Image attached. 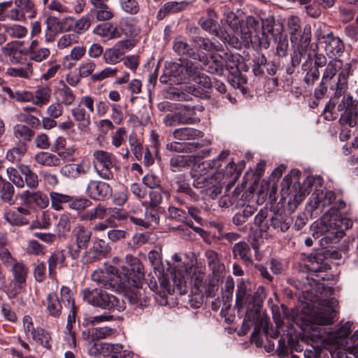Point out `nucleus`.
Here are the masks:
<instances>
[{
  "mask_svg": "<svg viewBox=\"0 0 358 358\" xmlns=\"http://www.w3.org/2000/svg\"><path fill=\"white\" fill-rule=\"evenodd\" d=\"M301 172L292 169L281 182V200L287 198V208L291 213L304 200L312 189L315 191L310 198V207L313 212H322L325 207L330 208L322 217L320 222L313 227V236L315 239L323 236L319 241L322 246L337 243L343 238L345 231L350 229L353 224L351 219L344 216L350 210L343 199L342 195L323 187L324 180L322 176H308L301 184L299 179Z\"/></svg>",
  "mask_w": 358,
  "mask_h": 358,
  "instance_id": "nucleus-1",
  "label": "nucleus"
},
{
  "mask_svg": "<svg viewBox=\"0 0 358 358\" xmlns=\"http://www.w3.org/2000/svg\"><path fill=\"white\" fill-rule=\"evenodd\" d=\"M338 303V300L334 298L324 299L321 307L314 314L302 317L296 324L313 341H315L316 338L323 340L324 335L327 334V338L334 346V349H341L348 352V347L355 346L356 343H358V329L349 337L352 322L348 321L335 331L328 332L322 327L333 324L334 319L337 315L335 307Z\"/></svg>",
  "mask_w": 358,
  "mask_h": 358,
  "instance_id": "nucleus-2",
  "label": "nucleus"
},
{
  "mask_svg": "<svg viewBox=\"0 0 358 358\" xmlns=\"http://www.w3.org/2000/svg\"><path fill=\"white\" fill-rule=\"evenodd\" d=\"M345 73L341 76L338 83L333 87L335 88L334 95L325 105L324 113L325 119L334 120L338 117L341 124H348L352 127L353 117L356 116L358 109V100L353 98L350 93H348V83H346Z\"/></svg>",
  "mask_w": 358,
  "mask_h": 358,
  "instance_id": "nucleus-3",
  "label": "nucleus"
},
{
  "mask_svg": "<svg viewBox=\"0 0 358 358\" xmlns=\"http://www.w3.org/2000/svg\"><path fill=\"white\" fill-rule=\"evenodd\" d=\"M248 284V282L243 278L238 281L235 303L237 315L239 317L245 316V322H259L263 303L266 296V289L264 286H259L252 294Z\"/></svg>",
  "mask_w": 358,
  "mask_h": 358,
  "instance_id": "nucleus-4",
  "label": "nucleus"
},
{
  "mask_svg": "<svg viewBox=\"0 0 358 358\" xmlns=\"http://www.w3.org/2000/svg\"><path fill=\"white\" fill-rule=\"evenodd\" d=\"M126 262L117 268V274L113 277L110 285L118 292L127 291L131 287L138 288L144 284V267L141 260L132 255H127Z\"/></svg>",
  "mask_w": 358,
  "mask_h": 358,
  "instance_id": "nucleus-5",
  "label": "nucleus"
},
{
  "mask_svg": "<svg viewBox=\"0 0 358 358\" xmlns=\"http://www.w3.org/2000/svg\"><path fill=\"white\" fill-rule=\"evenodd\" d=\"M324 253L325 251L321 250L307 255L308 264H305L303 266L307 274L305 278L301 276V279L297 280L299 285H295L296 289L308 292L315 288L320 280H325L326 278L321 273L331 270V266L327 262Z\"/></svg>",
  "mask_w": 358,
  "mask_h": 358,
  "instance_id": "nucleus-6",
  "label": "nucleus"
},
{
  "mask_svg": "<svg viewBox=\"0 0 358 358\" xmlns=\"http://www.w3.org/2000/svg\"><path fill=\"white\" fill-rule=\"evenodd\" d=\"M224 69L228 72V81L234 89H238L243 95L248 93V88L244 86L247 84V78L243 72L249 70V66L245 62L243 57L238 53L226 54L224 59Z\"/></svg>",
  "mask_w": 358,
  "mask_h": 358,
  "instance_id": "nucleus-7",
  "label": "nucleus"
},
{
  "mask_svg": "<svg viewBox=\"0 0 358 358\" xmlns=\"http://www.w3.org/2000/svg\"><path fill=\"white\" fill-rule=\"evenodd\" d=\"M83 299L87 303L109 311L124 309V302L101 288H85L81 291Z\"/></svg>",
  "mask_w": 358,
  "mask_h": 358,
  "instance_id": "nucleus-8",
  "label": "nucleus"
},
{
  "mask_svg": "<svg viewBox=\"0 0 358 358\" xmlns=\"http://www.w3.org/2000/svg\"><path fill=\"white\" fill-rule=\"evenodd\" d=\"M314 38L329 58H338L345 50L343 40L325 24L320 25L314 31Z\"/></svg>",
  "mask_w": 358,
  "mask_h": 358,
  "instance_id": "nucleus-9",
  "label": "nucleus"
},
{
  "mask_svg": "<svg viewBox=\"0 0 358 358\" xmlns=\"http://www.w3.org/2000/svg\"><path fill=\"white\" fill-rule=\"evenodd\" d=\"M277 27L273 17H267L262 21L261 30L250 31L247 44L250 43L252 49L257 52L267 50L274 37V30Z\"/></svg>",
  "mask_w": 358,
  "mask_h": 358,
  "instance_id": "nucleus-10",
  "label": "nucleus"
},
{
  "mask_svg": "<svg viewBox=\"0 0 358 358\" xmlns=\"http://www.w3.org/2000/svg\"><path fill=\"white\" fill-rule=\"evenodd\" d=\"M148 258L154 268L156 275H157V272H158L159 275H167L168 273L170 272L173 279V285L176 287L179 293L182 295L187 292V286L185 276L177 272L175 268L173 269V271H170L171 268L169 267L166 269V271H165L164 266L157 252H150Z\"/></svg>",
  "mask_w": 358,
  "mask_h": 358,
  "instance_id": "nucleus-11",
  "label": "nucleus"
},
{
  "mask_svg": "<svg viewBox=\"0 0 358 358\" xmlns=\"http://www.w3.org/2000/svg\"><path fill=\"white\" fill-rule=\"evenodd\" d=\"M217 19L218 15L217 13L213 9L208 8L206 13L199 19L198 24L203 30L212 36L220 38L224 42H229L228 41L229 38L230 40L233 41L232 43H234V41L236 40L237 44L238 39L234 37L231 38L229 34L225 32L221 27Z\"/></svg>",
  "mask_w": 358,
  "mask_h": 358,
  "instance_id": "nucleus-12",
  "label": "nucleus"
},
{
  "mask_svg": "<svg viewBox=\"0 0 358 358\" xmlns=\"http://www.w3.org/2000/svg\"><path fill=\"white\" fill-rule=\"evenodd\" d=\"M324 70L322 78L331 83H338L341 76L345 73L346 83H348L350 76L353 75V69L351 63L343 64L338 58H331Z\"/></svg>",
  "mask_w": 358,
  "mask_h": 358,
  "instance_id": "nucleus-13",
  "label": "nucleus"
},
{
  "mask_svg": "<svg viewBox=\"0 0 358 358\" xmlns=\"http://www.w3.org/2000/svg\"><path fill=\"white\" fill-rule=\"evenodd\" d=\"M178 62H171V73H175L178 84L192 82L199 71L196 62L189 59H179Z\"/></svg>",
  "mask_w": 358,
  "mask_h": 358,
  "instance_id": "nucleus-14",
  "label": "nucleus"
},
{
  "mask_svg": "<svg viewBox=\"0 0 358 358\" xmlns=\"http://www.w3.org/2000/svg\"><path fill=\"white\" fill-rule=\"evenodd\" d=\"M290 41L294 50L304 55V59L308 52L313 54L319 50L317 42L311 43V29L309 25L304 27L303 34H292Z\"/></svg>",
  "mask_w": 358,
  "mask_h": 358,
  "instance_id": "nucleus-15",
  "label": "nucleus"
},
{
  "mask_svg": "<svg viewBox=\"0 0 358 358\" xmlns=\"http://www.w3.org/2000/svg\"><path fill=\"white\" fill-rule=\"evenodd\" d=\"M250 65L252 73L258 78H266V73L268 76H275L278 71V65L273 60H268L266 57L261 52L253 55Z\"/></svg>",
  "mask_w": 358,
  "mask_h": 358,
  "instance_id": "nucleus-16",
  "label": "nucleus"
},
{
  "mask_svg": "<svg viewBox=\"0 0 358 358\" xmlns=\"http://www.w3.org/2000/svg\"><path fill=\"white\" fill-rule=\"evenodd\" d=\"M85 194L92 200L103 201L112 196L113 188L106 182L91 180L87 185Z\"/></svg>",
  "mask_w": 358,
  "mask_h": 358,
  "instance_id": "nucleus-17",
  "label": "nucleus"
},
{
  "mask_svg": "<svg viewBox=\"0 0 358 358\" xmlns=\"http://www.w3.org/2000/svg\"><path fill=\"white\" fill-rule=\"evenodd\" d=\"M111 248L104 240L96 238L92 246L86 250L83 257L82 262L84 264H91L106 258L110 253Z\"/></svg>",
  "mask_w": 358,
  "mask_h": 358,
  "instance_id": "nucleus-18",
  "label": "nucleus"
},
{
  "mask_svg": "<svg viewBox=\"0 0 358 358\" xmlns=\"http://www.w3.org/2000/svg\"><path fill=\"white\" fill-rule=\"evenodd\" d=\"M172 189L177 194L182 195L190 201H199L200 196L193 190L189 182V179L185 174L176 176L171 185Z\"/></svg>",
  "mask_w": 358,
  "mask_h": 358,
  "instance_id": "nucleus-19",
  "label": "nucleus"
},
{
  "mask_svg": "<svg viewBox=\"0 0 358 358\" xmlns=\"http://www.w3.org/2000/svg\"><path fill=\"white\" fill-rule=\"evenodd\" d=\"M197 61L201 63V69L209 73L221 76L224 73V58L220 55L213 53L208 56L201 52Z\"/></svg>",
  "mask_w": 358,
  "mask_h": 358,
  "instance_id": "nucleus-20",
  "label": "nucleus"
},
{
  "mask_svg": "<svg viewBox=\"0 0 358 358\" xmlns=\"http://www.w3.org/2000/svg\"><path fill=\"white\" fill-rule=\"evenodd\" d=\"M191 5V2L186 0L182 1H169L166 2L157 11L156 18L158 20H162L166 17L183 12L187 10Z\"/></svg>",
  "mask_w": 358,
  "mask_h": 358,
  "instance_id": "nucleus-21",
  "label": "nucleus"
},
{
  "mask_svg": "<svg viewBox=\"0 0 358 358\" xmlns=\"http://www.w3.org/2000/svg\"><path fill=\"white\" fill-rule=\"evenodd\" d=\"M173 199L178 206H183L187 210V217L189 216L194 220L196 223L202 224V208L201 206L192 203L196 201L185 199L182 195H173Z\"/></svg>",
  "mask_w": 358,
  "mask_h": 358,
  "instance_id": "nucleus-22",
  "label": "nucleus"
},
{
  "mask_svg": "<svg viewBox=\"0 0 358 358\" xmlns=\"http://www.w3.org/2000/svg\"><path fill=\"white\" fill-rule=\"evenodd\" d=\"M177 109L180 113L184 124H193L199 122L200 118L196 117L197 112H203L204 107L202 105H192V103L179 104Z\"/></svg>",
  "mask_w": 358,
  "mask_h": 358,
  "instance_id": "nucleus-23",
  "label": "nucleus"
},
{
  "mask_svg": "<svg viewBox=\"0 0 358 358\" xmlns=\"http://www.w3.org/2000/svg\"><path fill=\"white\" fill-rule=\"evenodd\" d=\"M232 256L234 259L241 260L247 267L253 265L251 247L245 241H240L234 245Z\"/></svg>",
  "mask_w": 358,
  "mask_h": 358,
  "instance_id": "nucleus-24",
  "label": "nucleus"
},
{
  "mask_svg": "<svg viewBox=\"0 0 358 358\" xmlns=\"http://www.w3.org/2000/svg\"><path fill=\"white\" fill-rule=\"evenodd\" d=\"M46 31H50L55 35L56 33H62L64 31L69 30L72 27L73 22L71 18L60 19L56 16H49L45 20Z\"/></svg>",
  "mask_w": 358,
  "mask_h": 358,
  "instance_id": "nucleus-25",
  "label": "nucleus"
},
{
  "mask_svg": "<svg viewBox=\"0 0 358 358\" xmlns=\"http://www.w3.org/2000/svg\"><path fill=\"white\" fill-rule=\"evenodd\" d=\"M21 198L25 204L36 206L41 209L45 208L49 205L48 196L40 191H24L22 192Z\"/></svg>",
  "mask_w": 358,
  "mask_h": 358,
  "instance_id": "nucleus-26",
  "label": "nucleus"
},
{
  "mask_svg": "<svg viewBox=\"0 0 358 358\" xmlns=\"http://www.w3.org/2000/svg\"><path fill=\"white\" fill-rule=\"evenodd\" d=\"M117 274V268L112 265H105L103 269L94 271L92 274V280L103 284L106 287L113 288L110 285L114 275Z\"/></svg>",
  "mask_w": 358,
  "mask_h": 358,
  "instance_id": "nucleus-27",
  "label": "nucleus"
},
{
  "mask_svg": "<svg viewBox=\"0 0 358 358\" xmlns=\"http://www.w3.org/2000/svg\"><path fill=\"white\" fill-rule=\"evenodd\" d=\"M90 169V166L85 163H71L62 166L60 173L62 176L74 180L87 174Z\"/></svg>",
  "mask_w": 358,
  "mask_h": 358,
  "instance_id": "nucleus-28",
  "label": "nucleus"
},
{
  "mask_svg": "<svg viewBox=\"0 0 358 358\" xmlns=\"http://www.w3.org/2000/svg\"><path fill=\"white\" fill-rule=\"evenodd\" d=\"M272 41L276 45L275 55L279 57H284L287 55L289 47L288 37L283 33L282 27L277 24L274 30V37Z\"/></svg>",
  "mask_w": 358,
  "mask_h": 358,
  "instance_id": "nucleus-29",
  "label": "nucleus"
},
{
  "mask_svg": "<svg viewBox=\"0 0 358 358\" xmlns=\"http://www.w3.org/2000/svg\"><path fill=\"white\" fill-rule=\"evenodd\" d=\"M292 223V219L285 213H275L270 216V227L276 232L284 233L287 231Z\"/></svg>",
  "mask_w": 358,
  "mask_h": 358,
  "instance_id": "nucleus-30",
  "label": "nucleus"
},
{
  "mask_svg": "<svg viewBox=\"0 0 358 358\" xmlns=\"http://www.w3.org/2000/svg\"><path fill=\"white\" fill-rule=\"evenodd\" d=\"M11 271L14 278L15 287L19 289H23L26 285L28 268L22 262H15L13 264Z\"/></svg>",
  "mask_w": 358,
  "mask_h": 358,
  "instance_id": "nucleus-31",
  "label": "nucleus"
},
{
  "mask_svg": "<svg viewBox=\"0 0 358 358\" xmlns=\"http://www.w3.org/2000/svg\"><path fill=\"white\" fill-rule=\"evenodd\" d=\"M2 52L9 57L13 64H17L21 62L22 55H24L22 43L15 41L8 43L1 48Z\"/></svg>",
  "mask_w": 358,
  "mask_h": 358,
  "instance_id": "nucleus-32",
  "label": "nucleus"
},
{
  "mask_svg": "<svg viewBox=\"0 0 358 358\" xmlns=\"http://www.w3.org/2000/svg\"><path fill=\"white\" fill-rule=\"evenodd\" d=\"M193 46L195 49L201 52H207L213 54L220 50V45L213 42L209 38L201 36H194L192 37Z\"/></svg>",
  "mask_w": 358,
  "mask_h": 358,
  "instance_id": "nucleus-33",
  "label": "nucleus"
},
{
  "mask_svg": "<svg viewBox=\"0 0 358 358\" xmlns=\"http://www.w3.org/2000/svg\"><path fill=\"white\" fill-rule=\"evenodd\" d=\"M66 255L64 250H55L48 259V271L50 278H53L56 274V269L63 268L65 266Z\"/></svg>",
  "mask_w": 358,
  "mask_h": 358,
  "instance_id": "nucleus-34",
  "label": "nucleus"
},
{
  "mask_svg": "<svg viewBox=\"0 0 358 358\" xmlns=\"http://www.w3.org/2000/svg\"><path fill=\"white\" fill-rule=\"evenodd\" d=\"M59 83L62 85V87L55 91L57 102L64 106L72 105L76 99L75 94L63 80H60Z\"/></svg>",
  "mask_w": 358,
  "mask_h": 358,
  "instance_id": "nucleus-35",
  "label": "nucleus"
},
{
  "mask_svg": "<svg viewBox=\"0 0 358 358\" xmlns=\"http://www.w3.org/2000/svg\"><path fill=\"white\" fill-rule=\"evenodd\" d=\"M134 289V290L131 291L128 296L129 302L142 309L148 307L150 304V298L145 294V290L143 289V285Z\"/></svg>",
  "mask_w": 358,
  "mask_h": 358,
  "instance_id": "nucleus-36",
  "label": "nucleus"
},
{
  "mask_svg": "<svg viewBox=\"0 0 358 358\" xmlns=\"http://www.w3.org/2000/svg\"><path fill=\"white\" fill-rule=\"evenodd\" d=\"M174 51L183 57L182 59L188 58L197 60L201 52H196L187 42L183 41H176L173 45Z\"/></svg>",
  "mask_w": 358,
  "mask_h": 358,
  "instance_id": "nucleus-37",
  "label": "nucleus"
},
{
  "mask_svg": "<svg viewBox=\"0 0 358 358\" xmlns=\"http://www.w3.org/2000/svg\"><path fill=\"white\" fill-rule=\"evenodd\" d=\"M15 189L11 182L0 175V200L12 205L15 203Z\"/></svg>",
  "mask_w": 358,
  "mask_h": 358,
  "instance_id": "nucleus-38",
  "label": "nucleus"
},
{
  "mask_svg": "<svg viewBox=\"0 0 358 358\" xmlns=\"http://www.w3.org/2000/svg\"><path fill=\"white\" fill-rule=\"evenodd\" d=\"M46 310L49 315L55 318L62 315V306L56 293L51 292L47 296Z\"/></svg>",
  "mask_w": 358,
  "mask_h": 358,
  "instance_id": "nucleus-39",
  "label": "nucleus"
},
{
  "mask_svg": "<svg viewBox=\"0 0 358 358\" xmlns=\"http://www.w3.org/2000/svg\"><path fill=\"white\" fill-rule=\"evenodd\" d=\"M173 136L174 138L180 141H187L202 138L203 133L194 128L182 127L175 129Z\"/></svg>",
  "mask_w": 358,
  "mask_h": 358,
  "instance_id": "nucleus-40",
  "label": "nucleus"
},
{
  "mask_svg": "<svg viewBox=\"0 0 358 358\" xmlns=\"http://www.w3.org/2000/svg\"><path fill=\"white\" fill-rule=\"evenodd\" d=\"M206 257L209 268L212 270L213 275H220L224 269V265L220 262L219 255L217 252L209 250L206 252Z\"/></svg>",
  "mask_w": 358,
  "mask_h": 358,
  "instance_id": "nucleus-41",
  "label": "nucleus"
},
{
  "mask_svg": "<svg viewBox=\"0 0 358 358\" xmlns=\"http://www.w3.org/2000/svg\"><path fill=\"white\" fill-rule=\"evenodd\" d=\"M327 55L323 53H320L319 50L314 52H308L305 60L302 62L303 64L308 63L315 71H320V68L325 67L327 64Z\"/></svg>",
  "mask_w": 358,
  "mask_h": 358,
  "instance_id": "nucleus-42",
  "label": "nucleus"
},
{
  "mask_svg": "<svg viewBox=\"0 0 358 358\" xmlns=\"http://www.w3.org/2000/svg\"><path fill=\"white\" fill-rule=\"evenodd\" d=\"M73 236L77 244L87 249L92 238V231L83 225H79L73 229Z\"/></svg>",
  "mask_w": 358,
  "mask_h": 358,
  "instance_id": "nucleus-43",
  "label": "nucleus"
},
{
  "mask_svg": "<svg viewBox=\"0 0 358 358\" xmlns=\"http://www.w3.org/2000/svg\"><path fill=\"white\" fill-rule=\"evenodd\" d=\"M241 208L232 217V222L236 226L244 224L257 210L255 207L251 205H245L244 207H241Z\"/></svg>",
  "mask_w": 358,
  "mask_h": 358,
  "instance_id": "nucleus-44",
  "label": "nucleus"
},
{
  "mask_svg": "<svg viewBox=\"0 0 358 358\" xmlns=\"http://www.w3.org/2000/svg\"><path fill=\"white\" fill-rule=\"evenodd\" d=\"M71 112L74 120L78 122L80 129L83 130L90 124V115L87 113L85 108L78 106L72 108Z\"/></svg>",
  "mask_w": 358,
  "mask_h": 358,
  "instance_id": "nucleus-45",
  "label": "nucleus"
},
{
  "mask_svg": "<svg viewBox=\"0 0 358 358\" xmlns=\"http://www.w3.org/2000/svg\"><path fill=\"white\" fill-rule=\"evenodd\" d=\"M36 162L43 166H57L60 165V158L52 153L40 152L35 156Z\"/></svg>",
  "mask_w": 358,
  "mask_h": 358,
  "instance_id": "nucleus-46",
  "label": "nucleus"
},
{
  "mask_svg": "<svg viewBox=\"0 0 358 358\" xmlns=\"http://www.w3.org/2000/svg\"><path fill=\"white\" fill-rule=\"evenodd\" d=\"M50 199L52 208L55 210H61L64 208V204H67L68 207L69 206L71 196L57 192H51L50 193Z\"/></svg>",
  "mask_w": 358,
  "mask_h": 358,
  "instance_id": "nucleus-47",
  "label": "nucleus"
},
{
  "mask_svg": "<svg viewBox=\"0 0 358 358\" xmlns=\"http://www.w3.org/2000/svg\"><path fill=\"white\" fill-rule=\"evenodd\" d=\"M19 169L21 173L24 176V183L29 188H36L38 185V176L32 170H31L29 166L20 164Z\"/></svg>",
  "mask_w": 358,
  "mask_h": 358,
  "instance_id": "nucleus-48",
  "label": "nucleus"
},
{
  "mask_svg": "<svg viewBox=\"0 0 358 358\" xmlns=\"http://www.w3.org/2000/svg\"><path fill=\"white\" fill-rule=\"evenodd\" d=\"M255 224L259 227L262 232H266L270 228L269 211L267 208L261 209L255 215Z\"/></svg>",
  "mask_w": 358,
  "mask_h": 358,
  "instance_id": "nucleus-49",
  "label": "nucleus"
},
{
  "mask_svg": "<svg viewBox=\"0 0 358 358\" xmlns=\"http://www.w3.org/2000/svg\"><path fill=\"white\" fill-rule=\"evenodd\" d=\"M94 32L97 35L108 37L110 38H118L121 36L117 28L113 27L110 23H103L96 26Z\"/></svg>",
  "mask_w": 358,
  "mask_h": 358,
  "instance_id": "nucleus-50",
  "label": "nucleus"
},
{
  "mask_svg": "<svg viewBox=\"0 0 358 358\" xmlns=\"http://www.w3.org/2000/svg\"><path fill=\"white\" fill-rule=\"evenodd\" d=\"M123 345L121 344L103 343L101 347V352L110 358H120L124 356L125 351L123 350Z\"/></svg>",
  "mask_w": 358,
  "mask_h": 358,
  "instance_id": "nucleus-51",
  "label": "nucleus"
},
{
  "mask_svg": "<svg viewBox=\"0 0 358 358\" xmlns=\"http://www.w3.org/2000/svg\"><path fill=\"white\" fill-rule=\"evenodd\" d=\"M107 209L105 206L99 204L96 207L85 211L80 215L81 220H102L105 217Z\"/></svg>",
  "mask_w": 358,
  "mask_h": 358,
  "instance_id": "nucleus-52",
  "label": "nucleus"
},
{
  "mask_svg": "<svg viewBox=\"0 0 358 358\" xmlns=\"http://www.w3.org/2000/svg\"><path fill=\"white\" fill-rule=\"evenodd\" d=\"M145 207V216L148 223L159 224L160 215L164 212L162 206H155L143 203Z\"/></svg>",
  "mask_w": 358,
  "mask_h": 358,
  "instance_id": "nucleus-53",
  "label": "nucleus"
},
{
  "mask_svg": "<svg viewBox=\"0 0 358 358\" xmlns=\"http://www.w3.org/2000/svg\"><path fill=\"white\" fill-rule=\"evenodd\" d=\"M52 90L49 86H42L36 89L34 95V103L37 106L47 104L50 99Z\"/></svg>",
  "mask_w": 358,
  "mask_h": 358,
  "instance_id": "nucleus-54",
  "label": "nucleus"
},
{
  "mask_svg": "<svg viewBox=\"0 0 358 358\" xmlns=\"http://www.w3.org/2000/svg\"><path fill=\"white\" fill-rule=\"evenodd\" d=\"M261 320L259 322L254 321V322H250V321H245V319L243 320V327L246 326L247 329H250V327L253 324H255V327L251 334V341L254 343H255L257 347H262L263 344V340L260 336V332H261V327L263 324V317L261 315L260 317Z\"/></svg>",
  "mask_w": 358,
  "mask_h": 358,
  "instance_id": "nucleus-55",
  "label": "nucleus"
},
{
  "mask_svg": "<svg viewBox=\"0 0 358 358\" xmlns=\"http://www.w3.org/2000/svg\"><path fill=\"white\" fill-rule=\"evenodd\" d=\"M301 70L303 73H306L303 79V82L308 87L313 86L315 83L319 80L320 77V72L313 70L310 64H301Z\"/></svg>",
  "mask_w": 358,
  "mask_h": 358,
  "instance_id": "nucleus-56",
  "label": "nucleus"
},
{
  "mask_svg": "<svg viewBox=\"0 0 358 358\" xmlns=\"http://www.w3.org/2000/svg\"><path fill=\"white\" fill-rule=\"evenodd\" d=\"M190 157L188 155H176L170 159V169L173 172L181 171L189 166Z\"/></svg>",
  "mask_w": 358,
  "mask_h": 358,
  "instance_id": "nucleus-57",
  "label": "nucleus"
},
{
  "mask_svg": "<svg viewBox=\"0 0 358 358\" xmlns=\"http://www.w3.org/2000/svg\"><path fill=\"white\" fill-rule=\"evenodd\" d=\"M125 52L120 50L118 46L115 45L112 48L106 49L103 53V59L107 64H115L122 59V56Z\"/></svg>",
  "mask_w": 358,
  "mask_h": 358,
  "instance_id": "nucleus-58",
  "label": "nucleus"
},
{
  "mask_svg": "<svg viewBox=\"0 0 358 358\" xmlns=\"http://www.w3.org/2000/svg\"><path fill=\"white\" fill-rule=\"evenodd\" d=\"M33 340L41 346L50 349L52 348L51 336L48 331L43 328H36V331L31 335Z\"/></svg>",
  "mask_w": 358,
  "mask_h": 358,
  "instance_id": "nucleus-59",
  "label": "nucleus"
},
{
  "mask_svg": "<svg viewBox=\"0 0 358 358\" xmlns=\"http://www.w3.org/2000/svg\"><path fill=\"white\" fill-rule=\"evenodd\" d=\"M15 5L20 8L21 13L24 15V20L36 17L34 4L31 0H15Z\"/></svg>",
  "mask_w": 358,
  "mask_h": 358,
  "instance_id": "nucleus-60",
  "label": "nucleus"
},
{
  "mask_svg": "<svg viewBox=\"0 0 358 358\" xmlns=\"http://www.w3.org/2000/svg\"><path fill=\"white\" fill-rule=\"evenodd\" d=\"M34 134V131L26 125L17 124L14 127L15 136L20 141H31Z\"/></svg>",
  "mask_w": 358,
  "mask_h": 358,
  "instance_id": "nucleus-61",
  "label": "nucleus"
},
{
  "mask_svg": "<svg viewBox=\"0 0 358 358\" xmlns=\"http://www.w3.org/2000/svg\"><path fill=\"white\" fill-rule=\"evenodd\" d=\"M334 84L335 83H331L322 78L320 83L314 90V97L315 99L321 100L324 99L327 95L329 88L334 92L335 88L333 87Z\"/></svg>",
  "mask_w": 358,
  "mask_h": 358,
  "instance_id": "nucleus-62",
  "label": "nucleus"
},
{
  "mask_svg": "<svg viewBox=\"0 0 358 358\" xmlns=\"http://www.w3.org/2000/svg\"><path fill=\"white\" fill-rule=\"evenodd\" d=\"M220 278V275H213L211 279H209L207 282H204L202 291L206 297H214L215 296L219 288Z\"/></svg>",
  "mask_w": 358,
  "mask_h": 358,
  "instance_id": "nucleus-63",
  "label": "nucleus"
},
{
  "mask_svg": "<svg viewBox=\"0 0 358 358\" xmlns=\"http://www.w3.org/2000/svg\"><path fill=\"white\" fill-rule=\"evenodd\" d=\"M129 143L131 151L134 155L137 160H141L143 158V150L142 142L137 138L136 134L130 135L129 138Z\"/></svg>",
  "mask_w": 358,
  "mask_h": 358,
  "instance_id": "nucleus-64",
  "label": "nucleus"
}]
</instances>
